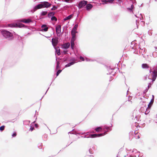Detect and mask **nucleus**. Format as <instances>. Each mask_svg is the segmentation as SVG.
<instances>
[{"mask_svg":"<svg viewBox=\"0 0 157 157\" xmlns=\"http://www.w3.org/2000/svg\"><path fill=\"white\" fill-rule=\"evenodd\" d=\"M35 126L36 128H38V125L37 124H35Z\"/></svg>","mask_w":157,"mask_h":157,"instance_id":"obj_39","label":"nucleus"},{"mask_svg":"<svg viewBox=\"0 0 157 157\" xmlns=\"http://www.w3.org/2000/svg\"><path fill=\"white\" fill-rule=\"evenodd\" d=\"M61 26L60 25H58L56 27V31L57 34V35H58V34H60L61 33Z\"/></svg>","mask_w":157,"mask_h":157,"instance_id":"obj_8","label":"nucleus"},{"mask_svg":"<svg viewBox=\"0 0 157 157\" xmlns=\"http://www.w3.org/2000/svg\"><path fill=\"white\" fill-rule=\"evenodd\" d=\"M47 13V12L46 11H43L41 13V15L42 16H44L46 15Z\"/></svg>","mask_w":157,"mask_h":157,"instance_id":"obj_28","label":"nucleus"},{"mask_svg":"<svg viewBox=\"0 0 157 157\" xmlns=\"http://www.w3.org/2000/svg\"><path fill=\"white\" fill-rule=\"evenodd\" d=\"M1 32L3 36L6 38H9L13 36V34L8 31L3 30Z\"/></svg>","mask_w":157,"mask_h":157,"instance_id":"obj_1","label":"nucleus"},{"mask_svg":"<svg viewBox=\"0 0 157 157\" xmlns=\"http://www.w3.org/2000/svg\"><path fill=\"white\" fill-rule=\"evenodd\" d=\"M157 77V70H154L152 72V81H154Z\"/></svg>","mask_w":157,"mask_h":157,"instance_id":"obj_4","label":"nucleus"},{"mask_svg":"<svg viewBox=\"0 0 157 157\" xmlns=\"http://www.w3.org/2000/svg\"><path fill=\"white\" fill-rule=\"evenodd\" d=\"M149 108H148L146 110L145 112V114H148L150 112V111L149 110Z\"/></svg>","mask_w":157,"mask_h":157,"instance_id":"obj_30","label":"nucleus"},{"mask_svg":"<svg viewBox=\"0 0 157 157\" xmlns=\"http://www.w3.org/2000/svg\"><path fill=\"white\" fill-rule=\"evenodd\" d=\"M63 52L65 54H66L67 53V51H64Z\"/></svg>","mask_w":157,"mask_h":157,"instance_id":"obj_38","label":"nucleus"},{"mask_svg":"<svg viewBox=\"0 0 157 157\" xmlns=\"http://www.w3.org/2000/svg\"><path fill=\"white\" fill-rule=\"evenodd\" d=\"M21 21L26 23H30V22H32V20L29 19H24L22 20Z\"/></svg>","mask_w":157,"mask_h":157,"instance_id":"obj_11","label":"nucleus"},{"mask_svg":"<svg viewBox=\"0 0 157 157\" xmlns=\"http://www.w3.org/2000/svg\"><path fill=\"white\" fill-rule=\"evenodd\" d=\"M135 135L134 136V137L136 139H138L140 138V134L138 132H135Z\"/></svg>","mask_w":157,"mask_h":157,"instance_id":"obj_14","label":"nucleus"},{"mask_svg":"<svg viewBox=\"0 0 157 157\" xmlns=\"http://www.w3.org/2000/svg\"><path fill=\"white\" fill-rule=\"evenodd\" d=\"M151 72V69L150 70V72Z\"/></svg>","mask_w":157,"mask_h":157,"instance_id":"obj_41","label":"nucleus"},{"mask_svg":"<svg viewBox=\"0 0 157 157\" xmlns=\"http://www.w3.org/2000/svg\"><path fill=\"white\" fill-rule=\"evenodd\" d=\"M51 20L52 21L55 20V21H57V18L55 16H53L51 18Z\"/></svg>","mask_w":157,"mask_h":157,"instance_id":"obj_26","label":"nucleus"},{"mask_svg":"<svg viewBox=\"0 0 157 157\" xmlns=\"http://www.w3.org/2000/svg\"><path fill=\"white\" fill-rule=\"evenodd\" d=\"M113 1H102L103 2V4H107L108 3H112Z\"/></svg>","mask_w":157,"mask_h":157,"instance_id":"obj_17","label":"nucleus"},{"mask_svg":"<svg viewBox=\"0 0 157 157\" xmlns=\"http://www.w3.org/2000/svg\"><path fill=\"white\" fill-rule=\"evenodd\" d=\"M55 49L56 50V52L57 53V54L58 56L60 55V49L59 47H54Z\"/></svg>","mask_w":157,"mask_h":157,"instance_id":"obj_12","label":"nucleus"},{"mask_svg":"<svg viewBox=\"0 0 157 157\" xmlns=\"http://www.w3.org/2000/svg\"><path fill=\"white\" fill-rule=\"evenodd\" d=\"M153 101H154V99H151V101L150 102V103H149V104H148V108L150 109L151 108L152 104V103L153 102Z\"/></svg>","mask_w":157,"mask_h":157,"instance_id":"obj_18","label":"nucleus"},{"mask_svg":"<svg viewBox=\"0 0 157 157\" xmlns=\"http://www.w3.org/2000/svg\"><path fill=\"white\" fill-rule=\"evenodd\" d=\"M74 63V62H72L70 63H68L67 65H66L65 66V67H70L71 65H73Z\"/></svg>","mask_w":157,"mask_h":157,"instance_id":"obj_21","label":"nucleus"},{"mask_svg":"<svg viewBox=\"0 0 157 157\" xmlns=\"http://www.w3.org/2000/svg\"><path fill=\"white\" fill-rule=\"evenodd\" d=\"M142 67L143 69L148 68H149V66L147 63H143L142 65Z\"/></svg>","mask_w":157,"mask_h":157,"instance_id":"obj_15","label":"nucleus"},{"mask_svg":"<svg viewBox=\"0 0 157 157\" xmlns=\"http://www.w3.org/2000/svg\"><path fill=\"white\" fill-rule=\"evenodd\" d=\"M41 31L44 32H46L48 31V28L47 27L46 25H42L41 26Z\"/></svg>","mask_w":157,"mask_h":157,"instance_id":"obj_10","label":"nucleus"},{"mask_svg":"<svg viewBox=\"0 0 157 157\" xmlns=\"http://www.w3.org/2000/svg\"><path fill=\"white\" fill-rule=\"evenodd\" d=\"M58 38L56 37L55 38H52V44L54 47H56L58 43Z\"/></svg>","mask_w":157,"mask_h":157,"instance_id":"obj_2","label":"nucleus"},{"mask_svg":"<svg viewBox=\"0 0 157 157\" xmlns=\"http://www.w3.org/2000/svg\"><path fill=\"white\" fill-rule=\"evenodd\" d=\"M57 8V7H56L55 6H53V8H52L51 10H56Z\"/></svg>","mask_w":157,"mask_h":157,"instance_id":"obj_33","label":"nucleus"},{"mask_svg":"<svg viewBox=\"0 0 157 157\" xmlns=\"http://www.w3.org/2000/svg\"><path fill=\"white\" fill-rule=\"evenodd\" d=\"M62 70H59L56 73V75L57 76H58L59 74L61 72Z\"/></svg>","mask_w":157,"mask_h":157,"instance_id":"obj_32","label":"nucleus"},{"mask_svg":"<svg viewBox=\"0 0 157 157\" xmlns=\"http://www.w3.org/2000/svg\"><path fill=\"white\" fill-rule=\"evenodd\" d=\"M16 135H17L16 133L15 132L12 135V136L13 137H14V136H15Z\"/></svg>","mask_w":157,"mask_h":157,"instance_id":"obj_36","label":"nucleus"},{"mask_svg":"<svg viewBox=\"0 0 157 157\" xmlns=\"http://www.w3.org/2000/svg\"><path fill=\"white\" fill-rule=\"evenodd\" d=\"M70 46V44L69 43H67L63 44V48L67 49L69 48Z\"/></svg>","mask_w":157,"mask_h":157,"instance_id":"obj_13","label":"nucleus"},{"mask_svg":"<svg viewBox=\"0 0 157 157\" xmlns=\"http://www.w3.org/2000/svg\"><path fill=\"white\" fill-rule=\"evenodd\" d=\"M76 39L75 36H72V38L71 40V41H74Z\"/></svg>","mask_w":157,"mask_h":157,"instance_id":"obj_24","label":"nucleus"},{"mask_svg":"<svg viewBox=\"0 0 157 157\" xmlns=\"http://www.w3.org/2000/svg\"><path fill=\"white\" fill-rule=\"evenodd\" d=\"M60 64L59 61H57V65L56 67V69H58L59 68V64Z\"/></svg>","mask_w":157,"mask_h":157,"instance_id":"obj_25","label":"nucleus"},{"mask_svg":"<svg viewBox=\"0 0 157 157\" xmlns=\"http://www.w3.org/2000/svg\"><path fill=\"white\" fill-rule=\"evenodd\" d=\"M43 6V8L46 7L48 8L51 6V4L47 2H44L42 3Z\"/></svg>","mask_w":157,"mask_h":157,"instance_id":"obj_9","label":"nucleus"},{"mask_svg":"<svg viewBox=\"0 0 157 157\" xmlns=\"http://www.w3.org/2000/svg\"><path fill=\"white\" fill-rule=\"evenodd\" d=\"M134 8V5L132 4V5L131 6V8H129L128 9L130 10H132V9Z\"/></svg>","mask_w":157,"mask_h":157,"instance_id":"obj_34","label":"nucleus"},{"mask_svg":"<svg viewBox=\"0 0 157 157\" xmlns=\"http://www.w3.org/2000/svg\"><path fill=\"white\" fill-rule=\"evenodd\" d=\"M65 1L66 2H69V1H67V0H66V1Z\"/></svg>","mask_w":157,"mask_h":157,"instance_id":"obj_40","label":"nucleus"},{"mask_svg":"<svg viewBox=\"0 0 157 157\" xmlns=\"http://www.w3.org/2000/svg\"><path fill=\"white\" fill-rule=\"evenodd\" d=\"M79 58H80V59H81L82 61H83L84 60V58L82 56H80V57H79Z\"/></svg>","mask_w":157,"mask_h":157,"instance_id":"obj_35","label":"nucleus"},{"mask_svg":"<svg viewBox=\"0 0 157 157\" xmlns=\"http://www.w3.org/2000/svg\"><path fill=\"white\" fill-rule=\"evenodd\" d=\"M34 129V128L33 127H31L30 128V130L32 131Z\"/></svg>","mask_w":157,"mask_h":157,"instance_id":"obj_37","label":"nucleus"},{"mask_svg":"<svg viewBox=\"0 0 157 157\" xmlns=\"http://www.w3.org/2000/svg\"><path fill=\"white\" fill-rule=\"evenodd\" d=\"M92 7V6L90 4H87L86 6V8L87 10H89Z\"/></svg>","mask_w":157,"mask_h":157,"instance_id":"obj_16","label":"nucleus"},{"mask_svg":"<svg viewBox=\"0 0 157 157\" xmlns=\"http://www.w3.org/2000/svg\"><path fill=\"white\" fill-rule=\"evenodd\" d=\"M24 25L21 24V25H19V26H18V25L17 24L15 23H13L11 24L8 25V26L9 27H21L22 26Z\"/></svg>","mask_w":157,"mask_h":157,"instance_id":"obj_7","label":"nucleus"},{"mask_svg":"<svg viewBox=\"0 0 157 157\" xmlns=\"http://www.w3.org/2000/svg\"><path fill=\"white\" fill-rule=\"evenodd\" d=\"M105 134V132L103 134H91L90 135V137L92 138H95L102 136Z\"/></svg>","mask_w":157,"mask_h":157,"instance_id":"obj_5","label":"nucleus"},{"mask_svg":"<svg viewBox=\"0 0 157 157\" xmlns=\"http://www.w3.org/2000/svg\"><path fill=\"white\" fill-rule=\"evenodd\" d=\"M43 8V6L42 4H39L36 6H35L33 9L34 11H36V10L38 9H41Z\"/></svg>","mask_w":157,"mask_h":157,"instance_id":"obj_6","label":"nucleus"},{"mask_svg":"<svg viewBox=\"0 0 157 157\" xmlns=\"http://www.w3.org/2000/svg\"><path fill=\"white\" fill-rule=\"evenodd\" d=\"M87 4L86 1H81L78 4V7L79 8H81L85 6Z\"/></svg>","mask_w":157,"mask_h":157,"instance_id":"obj_3","label":"nucleus"},{"mask_svg":"<svg viewBox=\"0 0 157 157\" xmlns=\"http://www.w3.org/2000/svg\"><path fill=\"white\" fill-rule=\"evenodd\" d=\"M54 12H52L49 13L48 14V16H51L52 15H54Z\"/></svg>","mask_w":157,"mask_h":157,"instance_id":"obj_31","label":"nucleus"},{"mask_svg":"<svg viewBox=\"0 0 157 157\" xmlns=\"http://www.w3.org/2000/svg\"><path fill=\"white\" fill-rule=\"evenodd\" d=\"M95 130L96 131L98 132L100 131L101 130V128L100 127H98L96 128Z\"/></svg>","mask_w":157,"mask_h":157,"instance_id":"obj_27","label":"nucleus"},{"mask_svg":"<svg viewBox=\"0 0 157 157\" xmlns=\"http://www.w3.org/2000/svg\"><path fill=\"white\" fill-rule=\"evenodd\" d=\"M71 48L73 49L74 48V46L75 45L74 41H71Z\"/></svg>","mask_w":157,"mask_h":157,"instance_id":"obj_20","label":"nucleus"},{"mask_svg":"<svg viewBox=\"0 0 157 157\" xmlns=\"http://www.w3.org/2000/svg\"><path fill=\"white\" fill-rule=\"evenodd\" d=\"M5 126L4 125H3L0 127V130L1 131H3L4 130Z\"/></svg>","mask_w":157,"mask_h":157,"instance_id":"obj_29","label":"nucleus"},{"mask_svg":"<svg viewBox=\"0 0 157 157\" xmlns=\"http://www.w3.org/2000/svg\"><path fill=\"white\" fill-rule=\"evenodd\" d=\"M77 32L76 31H75L73 30H71V35L72 36H75V34Z\"/></svg>","mask_w":157,"mask_h":157,"instance_id":"obj_22","label":"nucleus"},{"mask_svg":"<svg viewBox=\"0 0 157 157\" xmlns=\"http://www.w3.org/2000/svg\"><path fill=\"white\" fill-rule=\"evenodd\" d=\"M77 27H78V25H75L74 26V27L72 29V30H74L75 31H76Z\"/></svg>","mask_w":157,"mask_h":157,"instance_id":"obj_23","label":"nucleus"},{"mask_svg":"<svg viewBox=\"0 0 157 157\" xmlns=\"http://www.w3.org/2000/svg\"><path fill=\"white\" fill-rule=\"evenodd\" d=\"M72 16H73L72 15H71L69 16H68L65 18L64 20V21H66L67 20L70 19L72 17Z\"/></svg>","mask_w":157,"mask_h":157,"instance_id":"obj_19","label":"nucleus"}]
</instances>
